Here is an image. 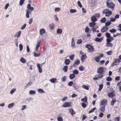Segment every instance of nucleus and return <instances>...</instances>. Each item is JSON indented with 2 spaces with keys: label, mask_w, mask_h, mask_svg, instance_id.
<instances>
[{
  "label": "nucleus",
  "mask_w": 121,
  "mask_h": 121,
  "mask_svg": "<svg viewBox=\"0 0 121 121\" xmlns=\"http://www.w3.org/2000/svg\"><path fill=\"white\" fill-rule=\"evenodd\" d=\"M105 68L102 67L99 68L97 70V72L99 73L98 77L99 78H102L104 76L105 72Z\"/></svg>",
  "instance_id": "obj_1"
},
{
  "label": "nucleus",
  "mask_w": 121,
  "mask_h": 121,
  "mask_svg": "<svg viewBox=\"0 0 121 121\" xmlns=\"http://www.w3.org/2000/svg\"><path fill=\"white\" fill-rule=\"evenodd\" d=\"M106 5L109 8L113 10L115 7V4L111 1L110 0H107L106 2Z\"/></svg>",
  "instance_id": "obj_2"
},
{
  "label": "nucleus",
  "mask_w": 121,
  "mask_h": 121,
  "mask_svg": "<svg viewBox=\"0 0 121 121\" xmlns=\"http://www.w3.org/2000/svg\"><path fill=\"white\" fill-rule=\"evenodd\" d=\"M103 14H105L106 16L108 17L112 14V12L110 11L108 9H104L103 11Z\"/></svg>",
  "instance_id": "obj_3"
},
{
  "label": "nucleus",
  "mask_w": 121,
  "mask_h": 121,
  "mask_svg": "<svg viewBox=\"0 0 121 121\" xmlns=\"http://www.w3.org/2000/svg\"><path fill=\"white\" fill-rule=\"evenodd\" d=\"M85 47L88 49V51L89 52H93L94 51L93 46H91L89 44L86 45L85 46Z\"/></svg>",
  "instance_id": "obj_4"
},
{
  "label": "nucleus",
  "mask_w": 121,
  "mask_h": 121,
  "mask_svg": "<svg viewBox=\"0 0 121 121\" xmlns=\"http://www.w3.org/2000/svg\"><path fill=\"white\" fill-rule=\"evenodd\" d=\"M120 61V60L119 59H116L114 60L112 63V66L113 67L115 65H118Z\"/></svg>",
  "instance_id": "obj_5"
},
{
  "label": "nucleus",
  "mask_w": 121,
  "mask_h": 121,
  "mask_svg": "<svg viewBox=\"0 0 121 121\" xmlns=\"http://www.w3.org/2000/svg\"><path fill=\"white\" fill-rule=\"evenodd\" d=\"M107 100L105 99H103L100 102V105H105L107 103Z\"/></svg>",
  "instance_id": "obj_6"
},
{
  "label": "nucleus",
  "mask_w": 121,
  "mask_h": 121,
  "mask_svg": "<svg viewBox=\"0 0 121 121\" xmlns=\"http://www.w3.org/2000/svg\"><path fill=\"white\" fill-rule=\"evenodd\" d=\"M71 105L70 102H66L62 106L65 107H69Z\"/></svg>",
  "instance_id": "obj_7"
},
{
  "label": "nucleus",
  "mask_w": 121,
  "mask_h": 121,
  "mask_svg": "<svg viewBox=\"0 0 121 121\" xmlns=\"http://www.w3.org/2000/svg\"><path fill=\"white\" fill-rule=\"evenodd\" d=\"M80 60L77 59L75 62L74 63L73 65V66L74 67H76L79 65V64H80Z\"/></svg>",
  "instance_id": "obj_8"
},
{
  "label": "nucleus",
  "mask_w": 121,
  "mask_h": 121,
  "mask_svg": "<svg viewBox=\"0 0 121 121\" xmlns=\"http://www.w3.org/2000/svg\"><path fill=\"white\" fill-rule=\"evenodd\" d=\"M108 95L109 97L113 98L115 96V94L112 92H110L108 93Z\"/></svg>",
  "instance_id": "obj_9"
},
{
  "label": "nucleus",
  "mask_w": 121,
  "mask_h": 121,
  "mask_svg": "<svg viewBox=\"0 0 121 121\" xmlns=\"http://www.w3.org/2000/svg\"><path fill=\"white\" fill-rule=\"evenodd\" d=\"M103 39V37H101L100 38L96 37L95 38V40L97 42H101Z\"/></svg>",
  "instance_id": "obj_10"
},
{
  "label": "nucleus",
  "mask_w": 121,
  "mask_h": 121,
  "mask_svg": "<svg viewBox=\"0 0 121 121\" xmlns=\"http://www.w3.org/2000/svg\"><path fill=\"white\" fill-rule=\"evenodd\" d=\"M81 101L84 103H87V97L86 96H85L84 98H82L81 99Z\"/></svg>",
  "instance_id": "obj_11"
},
{
  "label": "nucleus",
  "mask_w": 121,
  "mask_h": 121,
  "mask_svg": "<svg viewBox=\"0 0 121 121\" xmlns=\"http://www.w3.org/2000/svg\"><path fill=\"white\" fill-rule=\"evenodd\" d=\"M114 39L113 38L112 36H111L109 38H107L106 39V41L107 43H110L112 42V40Z\"/></svg>",
  "instance_id": "obj_12"
},
{
  "label": "nucleus",
  "mask_w": 121,
  "mask_h": 121,
  "mask_svg": "<svg viewBox=\"0 0 121 121\" xmlns=\"http://www.w3.org/2000/svg\"><path fill=\"white\" fill-rule=\"evenodd\" d=\"M45 29L43 28L40 29L39 30V33L40 34L42 35L44 33H45Z\"/></svg>",
  "instance_id": "obj_13"
},
{
  "label": "nucleus",
  "mask_w": 121,
  "mask_h": 121,
  "mask_svg": "<svg viewBox=\"0 0 121 121\" xmlns=\"http://www.w3.org/2000/svg\"><path fill=\"white\" fill-rule=\"evenodd\" d=\"M91 20L92 22H95L97 20V19L95 16H92L91 17Z\"/></svg>",
  "instance_id": "obj_14"
},
{
  "label": "nucleus",
  "mask_w": 121,
  "mask_h": 121,
  "mask_svg": "<svg viewBox=\"0 0 121 121\" xmlns=\"http://www.w3.org/2000/svg\"><path fill=\"white\" fill-rule=\"evenodd\" d=\"M70 60L68 59H65V63L66 65H69L70 63Z\"/></svg>",
  "instance_id": "obj_15"
},
{
  "label": "nucleus",
  "mask_w": 121,
  "mask_h": 121,
  "mask_svg": "<svg viewBox=\"0 0 121 121\" xmlns=\"http://www.w3.org/2000/svg\"><path fill=\"white\" fill-rule=\"evenodd\" d=\"M21 33V32L20 31L17 32V33L15 34L14 35V36L15 37H19Z\"/></svg>",
  "instance_id": "obj_16"
},
{
  "label": "nucleus",
  "mask_w": 121,
  "mask_h": 121,
  "mask_svg": "<svg viewBox=\"0 0 121 121\" xmlns=\"http://www.w3.org/2000/svg\"><path fill=\"white\" fill-rule=\"evenodd\" d=\"M69 110L71 114L73 115L75 113V111L73 110V109L69 108Z\"/></svg>",
  "instance_id": "obj_17"
},
{
  "label": "nucleus",
  "mask_w": 121,
  "mask_h": 121,
  "mask_svg": "<svg viewBox=\"0 0 121 121\" xmlns=\"http://www.w3.org/2000/svg\"><path fill=\"white\" fill-rule=\"evenodd\" d=\"M27 8L29 10L31 11H32L33 10L34 8L32 7L30 5V4H28L27 6Z\"/></svg>",
  "instance_id": "obj_18"
},
{
  "label": "nucleus",
  "mask_w": 121,
  "mask_h": 121,
  "mask_svg": "<svg viewBox=\"0 0 121 121\" xmlns=\"http://www.w3.org/2000/svg\"><path fill=\"white\" fill-rule=\"evenodd\" d=\"M108 29L107 27L105 26H104L101 29V31L103 32H104Z\"/></svg>",
  "instance_id": "obj_19"
},
{
  "label": "nucleus",
  "mask_w": 121,
  "mask_h": 121,
  "mask_svg": "<svg viewBox=\"0 0 121 121\" xmlns=\"http://www.w3.org/2000/svg\"><path fill=\"white\" fill-rule=\"evenodd\" d=\"M75 75L74 74H70L69 75V78L70 79H73L75 77Z\"/></svg>",
  "instance_id": "obj_20"
},
{
  "label": "nucleus",
  "mask_w": 121,
  "mask_h": 121,
  "mask_svg": "<svg viewBox=\"0 0 121 121\" xmlns=\"http://www.w3.org/2000/svg\"><path fill=\"white\" fill-rule=\"evenodd\" d=\"M73 86L75 90L78 89L79 87L78 85L76 83H74L73 84Z\"/></svg>",
  "instance_id": "obj_21"
},
{
  "label": "nucleus",
  "mask_w": 121,
  "mask_h": 121,
  "mask_svg": "<svg viewBox=\"0 0 121 121\" xmlns=\"http://www.w3.org/2000/svg\"><path fill=\"white\" fill-rule=\"evenodd\" d=\"M86 54L83 55L81 58V60L82 61H84V60L86 58Z\"/></svg>",
  "instance_id": "obj_22"
},
{
  "label": "nucleus",
  "mask_w": 121,
  "mask_h": 121,
  "mask_svg": "<svg viewBox=\"0 0 121 121\" xmlns=\"http://www.w3.org/2000/svg\"><path fill=\"white\" fill-rule=\"evenodd\" d=\"M96 23L94 22H92L89 23V26L90 27H93L96 25Z\"/></svg>",
  "instance_id": "obj_23"
},
{
  "label": "nucleus",
  "mask_w": 121,
  "mask_h": 121,
  "mask_svg": "<svg viewBox=\"0 0 121 121\" xmlns=\"http://www.w3.org/2000/svg\"><path fill=\"white\" fill-rule=\"evenodd\" d=\"M68 67L67 66L65 65L63 68L62 69L64 72H66L68 71Z\"/></svg>",
  "instance_id": "obj_24"
},
{
  "label": "nucleus",
  "mask_w": 121,
  "mask_h": 121,
  "mask_svg": "<svg viewBox=\"0 0 121 121\" xmlns=\"http://www.w3.org/2000/svg\"><path fill=\"white\" fill-rule=\"evenodd\" d=\"M31 11H29V10H26V17L27 18L29 17V13H30Z\"/></svg>",
  "instance_id": "obj_25"
},
{
  "label": "nucleus",
  "mask_w": 121,
  "mask_h": 121,
  "mask_svg": "<svg viewBox=\"0 0 121 121\" xmlns=\"http://www.w3.org/2000/svg\"><path fill=\"white\" fill-rule=\"evenodd\" d=\"M95 60L96 62H98L100 61V57L98 56H96L95 57Z\"/></svg>",
  "instance_id": "obj_26"
},
{
  "label": "nucleus",
  "mask_w": 121,
  "mask_h": 121,
  "mask_svg": "<svg viewBox=\"0 0 121 121\" xmlns=\"http://www.w3.org/2000/svg\"><path fill=\"white\" fill-rule=\"evenodd\" d=\"M117 100L114 99H112V101L111 102V104L112 106L114 105V103Z\"/></svg>",
  "instance_id": "obj_27"
},
{
  "label": "nucleus",
  "mask_w": 121,
  "mask_h": 121,
  "mask_svg": "<svg viewBox=\"0 0 121 121\" xmlns=\"http://www.w3.org/2000/svg\"><path fill=\"white\" fill-rule=\"evenodd\" d=\"M57 80V79L56 78H52L50 80V81L52 83H54Z\"/></svg>",
  "instance_id": "obj_28"
},
{
  "label": "nucleus",
  "mask_w": 121,
  "mask_h": 121,
  "mask_svg": "<svg viewBox=\"0 0 121 121\" xmlns=\"http://www.w3.org/2000/svg\"><path fill=\"white\" fill-rule=\"evenodd\" d=\"M62 30L60 28L56 30V32L58 34H61L62 33Z\"/></svg>",
  "instance_id": "obj_29"
},
{
  "label": "nucleus",
  "mask_w": 121,
  "mask_h": 121,
  "mask_svg": "<svg viewBox=\"0 0 121 121\" xmlns=\"http://www.w3.org/2000/svg\"><path fill=\"white\" fill-rule=\"evenodd\" d=\"M20 61L21 62L23 63H25L26 61V59H24L23 57H22L21 58Z\"/></svg>",
  "instance_id": "obj_30"
},
{
  "label": "nucleus",
  "mask_w": 121,
  "mask_h": 121,
  "mask_svg": "<svg viewBox=\"0 0 121 121\" xmlns=\"http://www.w3.org/2000/svg\"><path fill=\"white\" fill-rule=\"evenodd\" d=\"M40 44V42L39 41V42L38 43H37V46H36V49H35L36 51H37L38 49L39 48Z\"/></svg>",
  "instance_id": "obj_31"
},
{
  "label": "nucleus",
  "mask_w": 121,
  "mask_h": 121,
  "mask_svg": "<svg viewBox=\"0 0 121 121\" xmlns=\"http://www.w3.org/2000/svg\"><path fill=\"white\" fill-rule=\"evenodd\" d=\"M105 106L104 105L101 107L100 110L102 112H104L105 110Z\"/></svg>",
  "instance_id": "obj_32"
},
{
  "label": "nucleus",
  "mask_w": 121,
  "mask_h": 121,
  "mask_svg": "<svg viewBox=\"0 0 121 121\" xmlns=\"http://www.w3.org/2000/svg\"><path fill=\"white\" fill-rule=\"evenodd\" d=\"M96 109V108L95 107H94L91 109L90 110L88 111L89 113H90L93 112Z\"/></svg>",
  "instance_id": "obj_33"
},
{
  "label": "nucleus",
  "mask_w": 121,
  "mask_h": 121,
  "mask_svg": "<svg viewBox=\"0 0 121 121\" xmlns=\"http://www.w3.org/2000/svg\"><path fill=\"white\" fill-rule=\"evenodd\" d=\"M106 21V19L105 17L102 18L100 20V22L102 23H105Z\"/></svg>",
  "instance_id": "obj_34"
},
{
  "label": "nucleus",
  "mask_w": 121,
  "mask_h": 121,
  "mask_svg": "<svg viewBox=\"0 0 121 121\" xmlns=\"http://www.w3.org/2000/svg\"><path fill=\"white\" fill-rule=\"evenodd\" d=\"M105 35L107 38H109L111 37L110 34L108 32H107L106 33Z\"/></svg>",
  "instance_id": "obj_35"
},
{
  "label": "nucleus",
  "mask_w": 121,
  "mask_h": 121,
  "mask_svg": "<svg viewBox=\"0 0 121 121\" xmlns=\"http://www.w3.org/2000/svg\"><path fill=\"white\" fill-rule=\"evenodd\" d=\"M106 46L108 47H112L113 46V45L111 43H107L106 44Z\"/></svg>",
  "instance_id": "obj_36"
},
{
  "label": "nucleus",
  "mask_w": 121,
  "mask_h": 121,
  "mask_svg": "<svg viewBox=\"0 0 121 121\" xmlns=\"http://www.w3.org/2000/svg\"><path fill=\"white\" fill-rule=\"evenodd\" d=\"M71 46L72 47L75 46V42L73 38L72 39Z\"/></svg>",
  "instance_id": "obj_37"
},
{
  "label": "nucleus",
  "mask_w": 121,
  "mask_h": 121,
  "mask_svg": "<svg viewBox=\"0 0 121 121\" xmlns=\"http://www.w3.org/2000/svg\"><path fill=\"white\" fill-rule=\"evenodd\" d=\"M49 29L51 30H53L54 27V25L53 24H50L49 25Z\"/></svg>",
  "instance_id": "obj_38"
},
{
  "label": "nucleus",
  "mask_w": 121,
  "mask_h": 121,
  "mask_svg": "<svg viewBox=\"0 0 121 121\" xmlns=\"http://www.w3.org/2000/svg\"><path fill=\"white\" fill-rule=\"evenodd\" d=\"M79 70L81 71H83L85 69V68L82 66H80L79 68Z\"/></svg>",
  "instance_id": "obj_39"
},
{
  "label": "nucleus",
  "mask_w": 121,
  "mask_h": 121,
  "mask_svg": "<svg viewBox=\"0 0 121 121\" xmlns=\"http://www.w3.org/2000/svg\"><path fill=\"white\" fill-rule=\"evenodd\" d=\"M14 105V104L13 103H12L9 104L8 105V107L9 108H11L13 107Z\"/></svg>",
  "instance_id": "obj_40"
},
{
  "label": "nucleus",
  "mask_w": 121,
  "mask_h": 121,
  "mask_svg": "<svg viewBox=\"0 0 121 121\" xmlns=\"http://www.w3.org/2000/svg\"><path fill=\"white\" fill-rule=\"evenodd\" d=\"M75 55L74 54H73L72 55H70L69 56L70 59L72 60H73Z\"/></svg>",
  "instance_id": "obj_41"
},
{
  "label": "nucleus",
  "mask_w": 121,
  "mask_h": 121,
  "mask_svg": "<svg viewBox=\"0 0 121 121\" xmlns=\"http://www.w3.org/2000/svg\"><path fill=\"white\" fill-rule=\"evenodd\" d=\"M98 28L97 26L95 27H93L92 28V30L93 32L96 31V29Z\"/></svg>",
  "instance_id": "obj_42"
},
{
  "label": "nucleus",
  "mask_w": 121,
  "mask_h": 121,
  "mask_svg": "<svg viewBox=\"0 0 121 121\" xmlns=\"http://www.w3.org/2000/svg\"><path fill=\"white\" fill-rule=\"evenodd\" d=\"M106 80L107 81H111L112 80V78L110 77H107L106 78Z\"/></svg>",
  "instance_id": "obj_43"
},
{
  "label": "nucleus",
  "mask_w": 121,
  "mask_h": 121,
  "mask_svg": "<svg viewBox=\"0 0 121 121\" xmlns=\"http://www.w3.org/2000/svg\"><path fill=\"white\" fill-rule=\"evenodd\" d=\"M103 87V85L102 84H101L99 85V88L98 91H100L102 89Z\"/></svg>",
  "instance_id": "obj_44"
},
{
  "label": "nucleus",
  "mask_w": 121,
  "mask_h": 121,
  "mask_svg": "<svg viewBox=\"0 0 121 121\" xmlns=\"http://www.w3.org/2000/svg\"><path fill=\"white\" fill-rule=\"evenodd\" d=\"M40 53H37L35 52L34 53V55L35 57H37L40 56Z\"/></svg>",
  "instance_id": "obj_45"
},
{
  "label": "nucleus",
  "mask_w": 121,
  "mask_h": 121,
  "mask_svg": "<svg viewBox=\"0 0 121 121\" xmlns=\"http://www.w3.org/2000/svg\"><path fill=\"white\" fill-rule=\"evenodd\" d=\"M29 93L30 94H35L36 92L35 91L32 90L30 91Z\"/></svg>",
  "instance_id": "obj_46"
},
{
  "label": "nucleus",
  "mask_w": 121,
  "mask_h": 121,
  "mask_svg": "<svg viewBox=\"0 0 121 121\" xmlns=\"http://www.w3.org/2000/svg\"><path fill=\"white\" fill-rule=\"evenodd\" d=\"M82 87L84 89L86 90H88L89 89V87L85 85H83L82 86Z\"/></svg>",
  "instance_id": "obj_47"
},
{
  "label": "nucleus",
  "mask_w": 121,
  "mask_h": 121,
  "mask_svg": "<svg viewBox=\"0 0 121 121\" xmlns=\"http://www.w3.org/2000/svg\"><path fill=\"white\" fill-rule=\"evenodd\" d=\"M70 13H72L76 12V10L75 9H71L70 10Z\"/></svg>",
  "instance_id": "obj_48"
},
{
  "label": "nucleus",
  "mask_w": 121,
  "mask_h": 121,
  "mask_svg": "<svg viewBox=\"0 0 121 121\" xmlns=\"http://www.w3.org/2000/svg\"><path fill=\"white\" fill-rule=\"evenodd\" d=\"M110 32L112 33L115 32L116 31V30L114 29H113L110 30H109Z\"/></svg>",
  "instance_id": "obj_49"
},
{
  "label": "nucleus",
  "mask_w": 121,
  "mask_h": 121,
  "mask_svg": "<svg viewBox=\"0 0 121 121\" xmlns=\"http://www.w3.org/2000/svg\"><path fill=\"white\" fill-rule=\"evenodd\" d=\"M86 106L87 105L85 103H82V106L84 108H86Z\"/></svg>",
  "instance_id": "obj_50"
},
{
  "label": "nucleus",
  "mask_w": 121,
  "mask_h": 121,
  "mask_svg": "<svg viewBox=\"0 0 121 121\" xmlns=\"http://www.w3.org/2000/svg\"><path fill=\"white\" fill-rule=\"evenodd\" d=\"M25 0H20V1L19 4L20 5H22L23 4Z\"/></svg>",
  "instance_id": "obj_51"
},
{
  "label": "nucleus",
  "mask_w": 121,
  "mask_h": 121,
  "mask_svg": "<svg viewBox=\"0 0 121 121\" xmlns=\"http://www.w3.org/2000/svg\"><path fill=\"white\" fill-rule=\"evenodd\" d=\"M78 5L81 8L82 7V5L80 1H78L77 2Z\"/></svg>",
  "instance_id": "obj_52"
},
{
  "label": "nucleus",
  "mask_w": 121,
  "mask_h": 121,
  "mask_svg": "<svg viewBox=\"0 0 121 121\" xmlns=\"http://www.w3.org/2000/svg\"><path fill=\"white\" fill-rule=\"evenodd\" d=\"M73 73L74 74H77L78 73V71L77 70H75L73 71Z\"/></svg>",
  "instance_id": "obj_53"
},
{
  "label": "nucleus",
  "mask_w": 121,
  "mask_h": 121,
  "mask_svg": "<svg viewBox=\"0 0 121 121\" xmlns=\"http://www.w3.org/2000/svg\"><path fill=\"white\" fill-rule=\"evenodd\" d=\"M117 85L119 86L120 90L121 91V82H118L117 84Z\"/></svg>",
  "instance_id": "obj_54"
},
{
  "label": "nucleus",
  "mask_w": 121,
  "mask_h": 121,
  "mask_svg": "<svg viewBox=\"0 0 121 121\" xmlns=\"http://www.w3.org/2000/svg\"><path fill=\"white\" fill-rule=\"evenodd\" d=\"M38 91L41 93H44V91L42 89H39L38 90Z\"/></svg>",
  "instance_id": "obj_55"
},
{
  "label": "nucleus",
  "mask_w": 121,
  "mask_h": 121,
  "mask_svg": "<svg viewBox=\"0 0 121 121\" xmlns=\"http://www.w3.org/2000/svg\"><path fill=\"white\" fill-rule=\"evenodd\" d=\"M87 117V116L85 114H83L82 116V119L83 120H85Z\"/></svg>",
  "instance_id": "obj_56"
},
{
  "label": "nucleus",
  "mask_w": 121,
  "mask_h": 121,
  "mask_svg": "<svg viewBox=\"0 0 121 121\" xmlns=\"http://www.w3.org/2000/svg\"><path fill=\"white\" fill-rule=\"evenodd\" d=\"M111 24V22H107L105 23V25L106 26H109Z\"/></svg>",
  "instance_id": "obj_57"
},
{
  "label": "nucleus",
  "mask_w": 121,
  "mask_h": 121,
  "mask_svg": "<svg viewBox=\"0 0 121 121\" xmlns=\"http://www.w3.org/2000/svg\"><path fill=\"white\" fill-rule=\"evenodd\" d=\"M19 47L20 48V50L21 51L23 49V47L22 45V44H20L19 45Z\"/></svg>",
  "instance_id": "obj_58"
},
{
  "label": "nucleus",
  "mask_w": 121,
  "mask_h": 121,
  "mask_svg": "<svg viewBox=\"0 0 121 121\" xmlns=\"http://www.w3.org/2000/svg\"><path fill=\"white\" fill-rule=\"evenodd\" d=\"M82 41L81 39H78L77 41V43L78 44H80L82 43Z\"/></svg>",
  "instance_id": "obj_59"
},
{
  "label": "nucleus",
  "mask_w": 121,
  "mask_h": 121,
  "mask_svg": "<svg viewBox=\"0 0 121 121\" xmlns=\"http://www.w3.org/2000/svg\"><path fill=\"white\" fill-rule=\"evenodd\" d=\"M58 121H63V119L61 117H58L57 118Z\"/></svg>",
  "instance_id": "obj_60"
},
{
  "label": "nucleus",
  "mask_w": 121,
  "mask_h": 121,
  "mask_svg": "<svg viewBox=\"0 0 121 121\" xmlns=\"http://www.w3.org/2000/svg\"><path fill=\"white\" fill-rule=\"evenodd\" d=\"M66 76H64L62 77L61 78L62 81H65L66 80Z\"/></svg>",
  "instance_id": "obj_61"
},
{
  "label": "nucleus",
  "mask_w": 121,
  "mask_h": 121,
  "mask_svg": "<svg viewBox=\"0 0 121 121\" xmlns=\"http://www.w3.org/2000/svg\"><path fill=\"white\" fill-rule=\"evenodd\" d=\"M16 89L15 88H14L12 89L10 91V93L11 94H13L15 91Z\"/></svg>",
  "instance_id": "obj_62"
},
{
  "label": "nucleus",
  "mask_w": 121,
  "mask_h": 121,
  "mask_svg": "<svg viewBox=\"0 0 121 121\" xmlns=\"http://www.w3.org/2000/svg\"><path fill=\"white\" fill-rule=\"evenodd\" d=\"M73 84V82L72 81L69 82L68 83V85L69 86H71Z\"/></svg>",
  "instance_id": "obj_63"
},
{
  "label": "nucleus",
  "mask_w": 121,
  "mask_h": 121,
  "mask_svg": "<svg viewBox=\"0 0 121 121\" xmlns=\"http://www.w3.org/2000/svg\"><path fill=\"white\" fill-rule=\"evenodd\" d=\"M82 12L83 13H85L86 12V10L84 8H82Z\"/></svg>",
  "instance_id": "obj_64"
}]
</instances>
